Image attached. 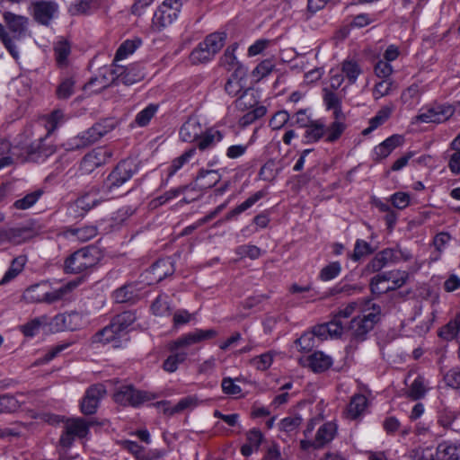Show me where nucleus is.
Wrapping results in <instances>:
<instances>
[{"label":"nucleus","mask_w":460,"mask_h":460,"mask_svg":"<svg viewBox=\"0 0 460 460\" xmlns=\"http://www.w3.org/2000/svg\"><path fill=\"white\" fill-rule=\"evenodd\" d=\"M5 25L0 23V40L10 55L17 60L20 58V45L29 36V18L11 12L3 14Z\"/></svg>","instance_id":"f257e3e1"},{"label":"nucleus","mask_w":460,"mask_h":460,"mask_svg":"<svg viewBox=\"0 0 460 460\" xmlns=\"http://www.w3.org/2000/svg\"><path fill=\"white\" fill-rule=\"evenodd\" d=\"M180 138L190 144H215L224 139L226 131L217 127L203 129L196 118H190L180 129Z\"/></svg>","instance_id":"f03ea898"},{"label":"nucleus","mask_w":460,"mask_h":460,"mask_svg":"<svg viewBox=\"0 0 460 460\" xmlns=\"http://www.w3.org/2000/svg\"><path fill=\"white\" fill-rule=\"evenodd\" d=\"M408 279V272L394 270L376 274L371 279L369 286L373 294L381 295L402 288Z\"/></svg>","instance_id":"7ed1b4c3"},{"label":"nucleus","mask_w":460,"mask_h":460,"mask_svg":"<svg viewBox=\"0 0 460 460\" xmlns=\"http://www.w3.org/2000/svg\"><path fill=\"white\" fill-rule=\"evenodd\" d=\"M226 40V33L224 31L210 33L191 51V62L196 64L209 61L224 47Z\"/></svg>","instance_id":"20e7f679"},{"label":"nucleus","mask_w":460,"mask_h":460,"mask_svg":"<svg viewBox=\"0 0 460 460\" xmlns=\"http://www.w3.org/2000/svg\"><path fill=\"white\" fill-rule=\"evenodd\" d=\"M154 399H155L154 394L138 390L132 385L119 386L113 394V400L116 403L134 408H137Z\"/></svg>","instance_id":"39448f33"},{"label":"nucleus","mask_w":460,"mask_h":460,"mask_svg":"<svg viewBox=\"0 0 460 460\" xmlns=\"http://www.w3.org/2000/svg\"><path fill=\"white\" fill-rule=\"evenodd\" d=\"M181 5V0H164L154 13L152 29L161 31L172 24L177 19Z\"/></svg>","instance_id":"423d86ee"},{"label":"nucleus","mask_w":460,"mask_h":460,"mask_svg":"<svg viewBox=\"0 0 460 460\" xmlns=\"http://www.w3.org/2000/svg\"><path fill=\"white\" fill-rule=\"evenodd\" d=\"M218 335L214 329H196L194 332L185 333L177 339L170 341L167 345L168 350H185L192 345L207 340H211Z\"/></svg>","instance_id":"0eeeda50"},{"label":"nucleus","mask_w":460,"mask_h":460,"mask_svg":"<svg viewBox=\"0 0 460 460\" xmlns=\"http://www.w3.org/2000/svg\"><path fill=\"white\" fill-rule=\"evenodd\" d=\"M96 262L97 258L88 247H85L71 254L65 261L64 269L66 273L77 274L92 268Z\"/></svg>","instance_id":"6e6552de"},{"label":"nucleus","mask_w":460,"mask_h":460,"mask_svg":"<svg viewBox=\"0 0 460 460\" xmlns=\"http://www.w3.org/2000/svg\"><path fill=\"white\" fill-rule=\"evenodd\" d=\"M138 166L135 160L125 159L118 164L114 170L107 177V188L111 190L119 188L128 181L137 172Z\"/></svg>","instance_id":"1a4fd4ad"},{"label":"nucleus","mask_w":460,"mask_h":460,"mask_svg":"<svg viewBox=\"0 0 460 460\" xmlns=\"http://www.w3.org/2000/svg\"><path fill=\"white\" fill-rule=\"evenodd\" d=\"M89 432V423L83 418L68 420L65 424V430L60 437L61 446L69 447L75 438H83Z\"/></svg>","instance_id":"9d476101"},{"label":"nucleus","mask_w":460,"mask_h":460,"mask_svg":"<svg viewBox=\"0 0 460 460\" xmlns=\"http://www.w3.org/2000/svg\"><path fill=\"white\" fill-rule=\"evenodd\" d=\"M455 113V109L449 104H433L422 109L416 119L422 123H442Z\"/></svg>","instance_id":"9b49d317"},{"label":"nucleus","mask_w":460,"mask_h":460,"mask_svg":"<svg viewBox=\"0 0 460 460\" xmlns=\"http://www.w3.org/2000/svg\"><path fill=\"white\" fill-rule=\"evenodd\" d=\"M106 394L107 390L103 384L98 383L89 386L80 404L81 411L84 415L94 414Z\"/></svg>","instance_id":"f8f14e48"},{"label":"nucleus","mask_w":460,"mask_h":460,"mask_svg":"<svg viewBox=\"0 0 460 460\" xmlns=\"http://www.w3.org/2000/svg\"><path fill=\"white\" fill-rule=\"evenodd\" d=\"M34 20L45 26H49L58 11V5L54 1L35 0L30 4Z\"/></svg>","instance_id":"ddd939ff"},{"label":"nucleus","mask_w":460,"mask_h":460,"mask_svg":"<svg viewBox=\"0 0 460 460\" xmlns=\"http://www.w3.org/2000/svg\"><path fill=\"white\" fill-rule=\"evenodd\" d=\"M111 155L112 153L107 146H97L84 156L80 169L84 173H90L95 168L106 164Z\"/></svg>","instance_id":"4468645a"},{"label":"nucleus","mask_w":460,"mask_h":460,"mask_svg":"<svg viewBox=\"0 0 460 460\" xmlns=\"http://www.w3.org/2000/svg\"><path fill=\"white\" fill-rule=\"evenodd\" d=\"M377 316L374 313L354 317L349 323L348 332L358 341H364L367 334L374 328Z\"/></svg>","instance_id":"2eb2a0df"},{"label":"nucleus","mask_w":460,"mask_h":460,"mask_svg":"<svg viewBox=\"0 0 460 460\" xmlns=\"http://www.w3.org/2000/svg\"><path fill=\"white\" fill-rule=\"evenodd\" d=\"M65 122V114L61 110H54L48 115L41 118L40 121L35 126L34 131L39 132L42 129L46 130L44 137H39L35 141L40 144L42 143L48 137H49L58 126Z\"/></svg>","instance_id":"dca6fc26"},{"label":"nucleus","mask_w":460,"mask_h":460,"mask_svg":"<svg viewBox=\"0 0 460 460\" xmlns=\"http://www.w3.org/2000/svg\"><path fill=\"white\" fill-rule=\"evenodd\" d=\"M399 261L400 258L397 251L395 249L386 248L377 252L366 265L364 270L367 273L378 272L389 263H394Z\"/></svg>","instance_id":"f3484780"},{"label":"nucleus","mask_w":460,"mask_h":460,"mask_svg":"<svg viewBox=\"0 0 460 460\" xmlns=\"http://www.w3.org/2000/svg\"><path fill=\"white\" fill-rule=\"evenodd\" d=\"M115 128L112 119H106L101 122L95 123L87 131L83 133L82 139L84 144H93L100 141L104 136L111 132Z\"/></svg>","instance_id":"a211bd4d"},{"label":"nucleus","mask_w":460,"mask_h":460,"mask_svg":"<svg viewBox=\"0 0 460 460\" xmlns=\"http://www.w3.org/2000/svg\"><path fill=\"white\" fill-rule=\"evenodd\" d=\"M221 179L220 174L215 170H200L195 181L187 186L191 190L203 191L214 187Z\"/></svg>","instance_id":"6ab92c4d"},{"label":"nucleus","mask_w":460,"mask_h":460,"mask_svg":"<svg viewBox=\"0 0 460 460\" xmlns=\"http://www.w3.org/2000/svg\"><path fill=\"white\" fill-rule=\"evenodd\" d=\"M82 317L76 312L70 314H59L56 315L50 324L53 329L57 332L61 331H74L79 328L81 325Z\"/></svg>","instance_id":"aec40b11"},{"label":"nucleus","mask_w":460,"mask_h":460,"mask_svg":"<svg viewBox=\"0 0 460 460\" xmlns=\"http://www.w3.org/2000/svg\"><path fill=\"white\" fill-rule=\"evenodd\" d=\"M301 360L304 366L309 367L314 373L328 370L333 363L332 358L322 351H315Z\"/></svg>","instance_id":"412c9836"},{"label":"nucleus","mask_w":460,"mask_h":460,"mask_svg":"<svg viewBox=\"0 0 460 460\" xmlns=\"http://www.w3.org/2000/svg\"><path fill=\"white\" fill-rule=\"evenodd\" d=\"M121 332L111 321L110 324L98 331L91 339L93 343L108 344L114 342V347H119Z\"/></svg>","instance_id":"4be33fe9"},{"label":"nucleus","mask_w":460,"mask_h":460,"mask_svg":"<svg viewBox=\"0 0 460 460\" xmlns=\"http://www.w3.org/2000/svg\"><path fill=\"white\" fill-rule=\"evenodd\" d=\"M247 69L245 67H239L235 72H233L225 84L226 93L232 97L242 93L244 87Z\"/></svg>","instance_id":"5701e85b"},{"label":"nucleus","mask_w":460,"mask_h":460,"mask_svg":"<svg viewBox=\"0 0 460 460\" xmlns=\"http://www.w3.org/2000/svg\"><path fill=\"white\" fill-rule=\"evenodd\" d=\"M337 433V425L332 421L323 423L314 438V448H322L330 443Z\"/></svg>","instance_id":"b1692460"},{"label":"nucleus","mask_w":460,"mask_h":460,"mask_svg":"<svg viewBox=\"0 0 460 460\" xmlns=\"http://www.w3.org/2000/svg\"><path fill=\"white\" fill-rule=\"evenodd\" d=\"M259 93L252 87L244 89L235 101V107L242 111L253 110L259 107Z\"/></svg>","instance_id":"393cba45"},{"label":"nucleus","mask_w":460,"mask_h":460,"mask_svg":"<svg viewBox=\"0 0 460 460\" xmlns=\"http://www.w3.org/2000/svg\"><path fill=\"white\" fill-rule=\"evenodd\" d=\"M332 111H333L335 121L329 127L328 137L325 139L327 142L337 141L346 128L343 122L345 120V115L341 110V105L332 109Z\"/></svg>","instance_id":"a878e982"},{"label":"nucleus","mask_w":460,"mask_h":460,"mask_svg":"<svg viewBox=\"0 0 460 460\" xmlns=\"http://www.w3.org/2000/svg\"><path fill=\"white\" fill-rule=\"evenodd\" d=\"M102 200V198L100 196L99 189L92 187L87 192L75 200V207L85 213L100 204Z\"/></svg>","instance_id":"bb28decb"},{"label":"nucleus","mask_w":460,"mask_h":460,"mask_svg":"<svg viewBox=\"0 0 460 460\" xmlns=\"http://www.w3.org/2000/svg\"><path fill=\"white\" fill-rule=\"evenodd\" d=\"M367 398L361 394H354L347 406L345 414L348 419L355 420L364 413L367 407Z\"/></svg>","instance_id":"cd10ccee"},{"label":"nucleus","mask_w":460,"mask_h":460,"mask_svg":"<svg viewBox=\"0 0 460 460\" xmlns=\"http://www.w3.org/2000/svg\"><path fill=\"white\" fill-rule=\"evenodd\" d=\"M113 74H115L117 78L126 85H131L144 78V74L134 66L126 68L118 66L117 69L113 70Z\"/></svg>","instance_id":"c85d7f7f"},{"label":"nucleus","mask_w":460,"mask_h":460,"mask_svg":"<svg viewBox=\"0 0 460 460\" xmlns=\"http://www.w3.org/2000/svg\"><path fill=\"white\" fill-rule=\"evenodd\" d=\"M174 272L172 262L169 259H162L155 261L151 269L150 273L154 277V280L159 282L165 279L167 276Z\"/></svg>","instance_id":"c756f323"},{"label":"nucleus","mask_w":460,"mask_h":460,"mask_svg":"<svg viewBox=\"0 0 460 460\" xmlns=\"http://www.w3.org/2000/svg\"><path fill=\"white\" fill-rule=\"evenodd\" d=\"M48 283L41 282L25 289L22 297L28 303H44Z\"/></svg>","instance_id":"7c9ffc66"},{"label":"nucleus","mask_w":460,"mask_h":460,"mask_svg":"<svg viewBox=\"0 0 460 460\" xmlns=\"http://www.w3.org/2000/svg\"><path fill=\"white\" fill-rule=\"evenodd\" d=\"M171 355L163 363V368L168 373L175 372L179 366L184 363L188 358V352L185 350H169Z\"/></svg>","instance_id":"2f4dec72"},{"label":"nucleus","mask_w":460,"mask_h":460,"mask_svg":"<svg viewBox=\"0 0 460 460\" xmlns=\"http://www.w3.org/2000/svg\"><path fill=\"white\" fill-rule=\"evenodd\" d=\"M237 48L238 45L236 43L228 46L220 58V65L228 71L235 72L237 68L244 67L235 57Z\"/></svg>","instance_id":"473e14b6"},{"label":"nucleus","mask_w":460,"mask_h":460,"mask_svg":"<svg viewBox=\"0 0 460 460\" xmlns=\"http://www.w3.org/2000/svg\"><path fill=\"white\" fill-rule=\"evenodd\" d=\"M113 298L117 303H135L139 296L135 286L125 285L113 292Z\"/></svg>","instance_id":"72a5a7b5"},{"label":"nucleus","mask_w":460,"mask_h":460,"mask_svg":"<svg viewBox=\"0 0 460 460\" xmlns=\"http://www.w3.org/2000/svg\"><path fill=\"white\" fill-rule=\"evenodd\" d=\"M268 194V190H261L254 194H252L251 197H249L245 201L235 207L234 209L229 211L226 215V219H231L234 217H236L240 215L241 213L244 212L248 208H250L252 205H254L258 200L264 198Z\"/></svg>","instance_id":"f704fd0d"},{"label":"nucleus","mask_w":460,"mask_h":460,"mask_svg":"<svg viewBox=\"0 0 460 460\" xmlns=\"http://www.w3.org/2000/svg\"><path fill=\"white\" fill-rule=\"evenodd\" d=\"M268 194V190H261L254 194H252L251 197H249L245 201L235 207L234 209L229 211L226 215V219H231L234 217H236L240 215L241 213L244 212L248 208H250L252 205H254L258 200L264 198Z\"/></svg>","instance_id":"c9c22d12"},{"label":"nucleus","mask_w":460,"mask_h":460,"mask_svg":"<svg viewBox=\"0 0 460 460\" xmlns=\"http://www.w3.org/2000/svg\"><path fill=\"white\" fill-rule=\"evenodd\" d=\"M361 73L362 69L356 60L347 58L341 63V74L347 78L349 84H355Z\"/></svg>","instance_id":"e433bc0d"},{"label":"nucleus","mask_w":460,"mask_h":460,"mask_svg":"<svg viewBox=\"0 0 460 460\" xmlns=\"http://www.w3.org/2000/svg\"><path fill=\"white\" fill-rule=\"evenodd\" d=\"M438 460H460V447L448 442H442L437 447Z\"/></svg>","instance_id":"4c0bfd02"},{"label":"nucleus","mask_w":460,"mask_h":460,"mask_svg":"<svg viewBox=\"0 0 460 460\" xmlns=\"http://www.w3.org/2000/svg\"><path fill=\"white\" fill-rule=\"evenodd\" d=\"M141 44L142 40L139 38L125 40L116 51L114 63L122 60L128 55L132 54Z\"/></svg>","instance_id":"58836bf2"},{"label":"nucleus","mask_w":460,"mask_h":460,"mask_svg":"<svg viewBox=\"0 0 460 460\" xmlns=\"http://www.w3.org/2000/svg\"><path fill=\"white\" fill-rule=\"evenodd\" d=\"M328 133L329 127L325 128L322 122L316 120L313 121L311 125L307 127L305 136L309 139V141L316 142L323 137H324L325 140L326 137H328Z\"/></svg>","instance_id":"ea45409f"},{"label":"nucleus","mask_w":460,"mask_h":460,"mask_svg":"<svg viewBox=\"0 0 460 460\" xmlns=\"http://www.w3.org/2000/svg\"><path fill=\"white\" fill-rule=\"evenodd\" d=\"M195 154L196 148H190L180 156L173 159L171 165L168 167V178L172 177L180 169H181L185 164H189Z\"/></svg>","instance_id":"a19ab883"},{"label":"nucleus","mask_w":460,"mask_h":460,"mask_svg":"<svg viewBox=\"0 0 460 460\" xmlns=\"http://www.w3.org/2000/svg\"><path fill=\"white\" fill-rule=\"evenodd\" d=\"M26 259L22 256L13 260L10 268L0 280V285H4L13 279L23 270Z\"/></svg>","instance_id":"79ce46f5"},{"label":"nucleus","mask_w":460,"mask_h":460,"mask_svg":"<svg viewBox=\"0 0 460 460\" xmlns=\"http://www.w3.org/2000/svg\"><path fill=\"white\" fill-rule=\"evenodd\" d=\"M56 61L58 66L63 67L67 65V58L71 53L70 44L66 40L58 41L54 47Z\"/></svg>","instance_id":"37998d69"},{"label":"nucleus","mask_w":460,"mask_h":460,"mask_svg":"<svg viewBox=\"0 0 460 460\" xmlns=\"http://www.w3.org/2000/svg\"><path fill=\"white\" fill-rule=\"evenodd\" d=\"M48 323V317L42 315L40 317L34 318L23 325L20 326L21 332L27 337H32L39 332L40 327Z\"/></svg>","instance_id":"c03bdc74"},{"label":"nucleus","mask_w":460,"mask_h":460,"mask_svg":"<svg viewBox=\"0 0 460 460\" xmlns=\"http://www.w3.org/2000/svg\"><path fill=\"white\" fill-rule=\"evenodd\" d=\"M137 317L135 313L125 311L114 316L111 322L115 324L121 333H123L135 321Z\"/></svg>","instance_id":"a18cd8bd"},{"label":"nucleus","mask_w":460,"mask_h":460,"mask_svg":"<svg viewBox=\"0 0 460 460\" xmlns=\"http://www.w3.org/2000/svg\"><path fill=\"white\" fill-rule=\"evenodd\" d=\"M151 310L157 316H165L171 314L170 302L164 294L159 295L151 305Z\"/></svg>","instance_id":"49530a36"},{"label":"nucleus","mask_w":460,"mask_h":460,"mask_svg":"<svg viewBox=\"0 0 460 460\" xmlns=\"http://www.w3.org/2000/svg\"><path fill=\"white\" fill-rule=\"evenodd\" d=\"M426 393L425 380L422 376H418L409 387L407 396L413 401H417L423 398Z\"/></svg>","instance_id":"de8ad7c7"},{"label":"nucleus","mask_w":460,"mask_h":460,"mask_svg":"<svg viewBox=\"0 0 460 460\" xmlns=\"http://www.w3.org/2000/svg\"><path fill=\"white\" fill-rule=\"evenodd\" d=\"M43 191L41 190H37L33 192H31L25 195L23 198L17 199L13 203V207L16 209L25 210L31 208L42 196Z\"/></svg>","instance_id":"09e8293b"},{"label":"nucleus","mask_w":460,"mask_h":460,"mask_svg":"<svg viewBox=\"0 0 460 460\" xmlns=\"http://www.w3.org/2000/svg\"><path fill=\"white\" fill-rule=\"evenodd\" d=\"M314 120L309 114V109H301L290 116V125L307 128Z\"/></svg>","instance_id":"8fccbe9b"},{"label":"nucleus","mask_w":460,"mask_h":460,"mask_svg":"<svg viewBox=\"0 0 460 460\" xmlns=\"http://www.w3.org/2000/svg\"><path fill=\"white\" fill-rule=\"evenodd\" d=\"M341 271V265L339 261H332L326 266H324L320 273L319 279L322 281H329L340 275Z\"/></svg>","instance_id":"3c124183"},{"label":"nucleus","mask_w":460,"mask_h":460,"mask_svg":"<svg viewBox=\"0 0 460 460\" xmlns=\"http://www.w3.org/2000/svg\"><path fill=\"white\" fill-rule=\"evenodd\" d=\"M72 235L75 236L80 242H87L97 235V227L94 226H85L80 228L70 230Z\"/></svg>","instance_id":"603ef678"},{"label":"nucleus","mask_w":460,"mask_h":460,"mask_svg":"<svg viewBox=\"0 0 460 460\" xmlns=\"http://www.w3.org/2000/svg\"><path fill=\"white\" fill-rule=\"evenodd\" d=\"M391 110L389 108H384L380 110L376 115L369 120V126L362 131V134L367 135L372 130L376 129L389 118Z\"/></svg>","instance_id":"864d4df0"},{"label":"nucleus","mask_w":460,"mask_h":460,"mask_svg":"<svg viewBox=\"0 0 460 460\" xmlns=\"http://www.w3.org/2000/svg\"><path fill=\"white\" fill-rule=\"evenodd\" d=\"M373 249L367 242L358 239L355 243L353 253L350 255L351 260L358 261L361 258L369 255L373 252Z\"/></svg>","instance_id":"5fc2aeb1"},{"label":"nucleus","mask_w":460,"mask_h":460,"mask_svg":"<svg viewBox=\"0 0 460 460\" xmlns=\"http://www.w3.org/2000/svg\"><path fill=\"white\" fill-rule=\"evenodd\" d=\"M157 109V105L149 104L146 108L137 114L135 122L140 127L146 126L156 113Z\"/></svg>","instance_id":"6e6d98bb"},{"label":"nucleus","mask_w":460,"mask_h":460,"mask_svg":"<svg viewBox=\"0 0 460 460\" xmlns=\"http://www.w3.org/2000/svg\"><path fill=\"white\" fill-rule=\"evenodd\" d=\"M243 377L233 379L231 377H224L221 382V387L224 394L227 395H238L242 393V388L235 384V381H243Z\"/></svg>","instance_id":"4d7b16f0"},{"label":"nucleus","mask_w":460,"mask_h":460,"mask_svg":"<svg viewBox=\"0 0 460 460\" xmlns=\"http://www.w3.org/2000/svg\"><path fill=\"white\" fill-rule=\"evenodd\" d=\"M296 345L300 351L308 352L316 347V339L312 332H305L296 341Z\"/></svg>","instance_id":"13d9d810"},{"label":"nucleus","mask_w":460,"mask_h":460,"mask_svg":"<svg viewBox=\"0 0 460 460\" xmlns=\"http://www.w3.org/2000/svg\"><path fill=\"white\" fill-rule=\"evenodd\" d=\"M267 112V109L265 106L255 107L253 110L246 112L241 119L240 123L243 126H247L252 124L256 119L262 118Z\"/></svg>","instance_id":"bf43d9fd"},{"label":"nucleus","mask_w":460,"mask_h":460,"mask_svg":"<svg viewBox=\"0 0 460 460\" xmlns=\"http://www.w3.org/2000/svg\"><path fill=\"white\" fill-rule=\"evenodd\" d=\"M235 253L241 258L248 257L252 260H256L261 255V250L256 245L244 244L238 246Z\"/></svg>","instance_id":"052dcab7"},{"label":"nucleus","mask_w":460,"mask_h":460,"mask_svg":"<svg viewBox=\"0 0 460 460\" xmlns=\"http://www.w3.org/2000/svg\"><path fill=\"white\" fill-rule=\"evenodd\" d=\"M273 362V354L271 352H266L260 356L254 357L251 363L258 370L265 371L270 367Z\"/></svg>","instance_id":"680f3d73"},{"label":"nucleus","mask_w":460,"mask_h":460,"mask_svg":"<svg viewBox=\"0 0 460 460\" xmlns=\"http://www.w3.org/2000/svg\"><path fill=\"white\" fill-rule=\"evenodd\" d=\"M302 423V418L299 416H288L280 420L279 429L285 432L295 431Z\"/></svg>","instance_id":"e2e57ef3"},{"label":"nucleus","mask_w":460,"mask_h":460,"mask_svg":"<svg viewBox=\"0 0 460 460\" xmlns=\"http://www.w3.org/2000/svg\"><path fill=\"white\" fill-rule=\"evenodd\" d=\"M75 81L72 78H66L57 88L58 99H67L74 93Z\"/></svg>","instance_id":"0e129e2a"},{"label":"nucleus","mask_w":460,"mask_h":460,"mask_svg":"<svg viewBox=\"0 0 460 460\" xmlns=\"http://www.w3.org/2000/svg\"><path fill=\"white\" fill-rule=\"evenodd\" d=\"M275 65L270 59L261 61L252 71V75L260 80L270 75L274 69Z\"/></svg>","instance_id":"69168bd1"},{"label":"nucleus","mask_w":460,"mask_h":460,"mask_svg":"<svg viewBox=\"0 0 460 460\" xmlns=\"http://www.w3.org/2000/svg\"><path fill=\"white\" fill-rule=\"evenodd\" d=\"M124 449L131 453L137 460H145L146 450L145 447L138 443L131 440H125L122 442Z\"/></svg>","instance_id":"338daca9"},{"label":"nucleus","mask_w":460,"mask_h":460,"mask_svg":"<svg viewBox=\"0 0 460 460\" xmlns=\"http://www.w3.org/2000/svg\"><path fill=\"white\" fill-rule=\"evenodd\" d=\"M323 102L327 110H332L341 105V98L333 91L324 88L323 90Z\"/></svg>","instance_id":"774afa93"}]
</instances>
